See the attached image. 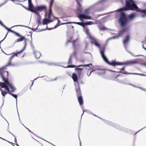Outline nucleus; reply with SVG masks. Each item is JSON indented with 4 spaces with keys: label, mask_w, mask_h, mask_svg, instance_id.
I'll return each instance as SVG.
<instances>
[{
    "label": "nucleus",
    "mask_w": 146,
    "mask_h": 146,
    "mask_svg": "<svg viewBox=\"0 0 146 146\" xmlns=\"http://www.w3.org/2000/svg\"><path fill=\"white\" fill-rule=\"evenodd\" d=\"M125 6L121 8V9L125 11L136 10L141 13L140 16L141 17L144 18L146 16V9H143L138 8L133 0H125Z\"/></svg>",
    "instance_id": "obj_1"
},
{
    "label": "nucleus",
    "mask_w": 146,
    "mask_h": 146,
    "mask_svg": "<svg viewBox=\"0 0 146 146\" xmlns=\"http://www.w3.org/2000/svg\"><path fill=\"white\" fill-rule=\"evenodd\" d=\"M119 9V12L120 13V15L119 19V22L121 26L124 27L129 23V19L127 17L125 13L123 12L125 10Z\"/></svg>",
    "instance_id": "obj_2"
},
{
    "label": "nucleus",
    "mask_w": 146,
    "mask_h": 146,
    "mask_svg": "<svg viewBox=\"0 0 146 146\" xmlns=\"http://www.w3.org/2000/svg\"><path fill=\"white\" fill-rule=\"evenodd\" d=\"M94 45L100 48V52L101 54V56L105 61L108 65H110L111 62H110L108 60V58L104 54V52L105 49V46L106 45V44L102 48L100 44L96 41V40H94Z\"/></svg>",
    "instance_id": "obj_3"
},
{
    "label": "nucleus",
    "mask_w": 146,
    "mask_h": 146,
    "mask_svg": "<svg viewBox=\"0 0 146 146\" xmlns=\"http://www.w3.org/2000/svg\"><path fill=\"white\" fill-rule=\"evenodd\" d=\"M11 62H9L7 64L0 68V76L1 78H3V77L5 78L8 77L9 72L7 71L3 70L5 67L9 66H16L15 64H12Z\"/></svg>",
    "instance_id": "obj_4"
},
{
    "label": "nucleus",
    "mask_w": 146,
    "mask_h": 146,
    "mask_svg": "<svg viewBox=\"0 0 146 146\" xmlns=\"http://www.w3.org/2000/svg\"><path fill=\"white\" fill-rule=\"evenodd\" d=\"M137 63V62L136 60H133L131 62L127 61L125 62H117L115 60H112L110 65L115 66H119L123 65H128L131 64H135Z\"/></svg>",
    "instance_id": "obj_5"
},
{
    "label": "nucleus",
    "mask_w": 146,
    "mask_h": 146,
    "mask_svg": "<svg viewBox=\"0 0 146 146\" xmlns=\"http://www.w3.org/2000/svg\"><path fill=\"white\" fill-rule=\"evenodd\" d=\"M2 79L3 81L5 83L7 84L9 86L10 88L12 89L11 91H9V92L8 93H12L14 92L15 90H16V88L13 87L12 84L9 82V78L8 77L5 78L3 77V78H1Z\"/></svg>",
    "instance_id": "obj_6"
},
{
    "label": "nucleus",
    "mask_w": 146,
    "mask_h": 146,
    "mask_svg": "<svg viewBox=\"0 0 146 146\" xmlns=\"http://www.w3.org/2000/svg\"><path fill=\"white\" fill-rule=\"evenodd\" d=\"M100 119L104 121L108 125H109L111 126H113L121 130H123V128L120 127L119 125H117L115 123H113L108 121L106 120L101 118H100Z\"/></svg>",
    "instance_id": "obj_7"
},
{
    "label": "nucleus",
    "mask_w": 146,
    "mask_h": 146,
    "mask_svg": "<svg viewBox=\"0 0 146 146\" xmlns=\"http://www.w3.org/2000/svg\"><path fill=\"white\" fill-rule=\"evenodd\" d=\"M73 48L74 49V51L70 55V57L68 59V61L67 62V63L69 64H71L72 63V57L73 56H74L75 58H77L76 52H77V49L76 48Z\"/></svg>",
    "instance_id": "obj_8"
},
{
    "label": "nucleus",
    "mask_w": 146,
    "mask_h": 146,
    "mask_svg": "<svg viewBox=\"0 0 146 146\" xmlns=\"http://www.w3.org/2000/svg\"><path fill=\"white\" fill-rule=\"evenodd\" d=\"M75 86V89L76 93V96H82L79 84H76L74 83Z\"/></svg>",
    "instance_id": "obj_9"
},
{
    "label": "nucleus",
    "mask_w": 146,
    "mask_h": 146,
    "mask_svg": "<svg viewBox=\"0 0 146 146\" xmlns=\"http://www.w3.org/2000/svg\"><path fill=\"white\" fill-rule=\"evenodd\" d=\"M34 9L36 11L41 12L44 10H46L47 8L46 6L42 5L36 6L35 7Z\"/></svg>",
    "instance_id": "obj_10"
},
{
    "label": "nucleus",
    "mask_w": 146,
    "mask_h": 146,
    "mask_svg": "<svg viewBox=\"0 0 146 146\" xmlns=\"http://www.w3.org/2000/svg\"><path fill=\"white\" fill-rule=\"evenodd\" d=\"M129 30V27L124 28L121 30H119L118 31V33L117 35L118 37L121 36L123 34L124 32L128 31Z\"/></svg>",
    "instance_id": "obj_11"
},
{
    "label": "nucleus",
    "mask_w": 146,
    "mask_h": 146,
    "mask_svg": "<svg viewBox=\"0 0 146 146\" xmlns=\"http://www.w3.org/2000/svg\"><path fill=\"white\" fill-rule=\"evenodd\" d=\"M75 70H77V74L79 78L82 79L83 77V75L81 74L82 71L83 70V68H75Z\"/></svg>",
    "instance_id": "obj_12"
},
{
    "label": "nucleus",
    "mask_w": 146,
    "mask_h": 146,
    "mask_svg": "<svg viewBox=\"0 0 146 146\" xmlns=\"http://www.w3.org/2000/svg\"><path fill=\"white\" fill-rule=\"evenodd\" d=\"M72 78L75 82H76V84H79V82L78 81V76L77 74L75 73H73L72 74Z\"/></svg>",
    "instance_id": "obj_13"
},
{
    "label": "nucleus",
    "mask_w": 146,
    "mask_h": 146,
    "mask_svg": "<svg viewBox=\"0 0 146 146\" xmlns=\"http://www.w3.org/2000/svg\"><path fill=\"white\" fill-rule=\"evenodd\" d=\"M16 35L20 37V38H19L16 40L14 42V44L16 42H19L23 41L24 39V36L21 35L19 33H18V35Z\"/></svg>",
    "instance_id": "obj_14"
},
{
    "label": "nucleus",
    "mask_w": 146,
    "mask_h": 146,
    "mask_svg": "<svg viewBox=\"0 0 146 146\" xmlns=\"http://www.w3.org/2000/svg\"><path fill=\"white\" fill-rule=\"evenodd\" d=\"M28 5L29 8L28 9V10L31 11V10L34 9L32 8V7H33V5L32 3V0H29Z\"/></svg>",
    "instance_id": "obj_15"
},
{
    "label": "nucleus",
    "mask_w": 146,
    "mask_h": 146,
    "mask_svg": "<svg viewBox=\"0 0 146 146\" xmlns=\"http://www.w3.org/2000/svg\"><path fill=\"white\" fill-rule=\"evenodd\" d=\"M34 53L35 58L37 59H39L41 56V53L38 51H34Z\"/></svg>",
    "instance_id": "obj_16"
},
{
    "label": "nucleus",
    "mask_w": 146,
    "mask_h": 146,
    "mask_svg": "<svg viewBox=\"0 0 146 146\" xmlns=\"http://www.w3.org/2000/svg\"><path fill=\"white\" fill-rule=\"evenodd\" d=\"M78 100L80 105H82L83 104V100L82 96H77Z\"/></svg>",
    "instance_id": "obj_17"
},
{
    "label": "nucleus",
    "mask_w": 146,
    "mask_h": 146,
    "mask_svg": "<svg viewBox=\"0 0 146 146\" xmlns=\"http://www.w3.org/2000/svg\"><path fill=\"white\" fill-rule=\"evenodd\" d=\"M130 39V36L129 34L127 35L125 37V39L123 41V43L124 44H125L128 42Z\"/></svg>",
    "instance_id": "obj_18"
},
{
    "label": "nucleus",
    "mask_w": 146,
    "mask_h": 146,
    "mask_svg": "<svg viewBox=\"0 0 146 146\" xmlns=\"http://www.w3.org/2000/svg\"><path fill=\"white\" fill-rule=\"evenodd\" d=\"M106 0H100L95 4H94L92 6V7H95L97 5L104 3Z\"/></svg>",
    "instance_id": "obj_19"
},
{
    "label": "nucleus",
    "mask_w": 146,
    "mask_h": 146,
    "mask_svg": "<svg viewBox=\"0 0 146 146\" xmlns=\"http://www.w3.org/2000/svg\"><path fill=\"white\" fill-rule=\"evenodd\" d=\"M86 45L85 46V48H84V50H83V52L84 53H85L86 54H90L91 55L92 57V54H90V53L86 52V49H87V48L88 45V43L87 42H86Z\"/></svg>",
    "instance_id": "obj_20"
},
{
    "label": "nucleus",
    "mask_w": 146,
    "mask_h": 146,
    "mask_svg": "<svg viewBox=\"0 0 146 146\" xmlns=\"http://www.w3.org/2000/svg\"><path fill=\"white\" fill-rule=\"evenodd\" d=\"M105 73L106 71L105 70L103 69H101L100 71L97 72V73L98 75H102L105 74Z\"/></svg>",
    "instance_id": "obj_21"
},
{
    "label": "nucleus",
    "mask_w": 146,
    "mask_h": 146,
    "mask_svg": "<svg viewBox=\"0 0 146 146\" xmlns=\"http://www.w3.org/2000/svg\"><path fill=\"white\" fill-rule=\"evenodd\" d=\"M76 24H77L78 25H79L80 26H82L84 28H85L86 27L85 25V23L84 22H76Z\"/></svg>",
    "instance_id": "obj_22"
},
{
    "label": "nucleus",
    "mask_w": 146,
    "mask_h": 146,
    "mask_svg": "<svg viewBox=\"0 0 146 146\" xmlns=\"http://www.w3.org/2000/svg\"><path fill=\"white\" fill-rule=\"evenodd\" d=\"M109 70L110 71H111V72H117V73H122V74H129V73L127 72L126 71H125L123 72H122L121 71V70H120V71H118V72L115 71H113V70Z\"/></svg>",
    "instance_id": "obj_23"
},
{
    "label": "nucleus",
    "mask_w": 146,
    "mask_h": 146,
    "mask_svg": "<svg viewBox=\"0 0 146 146\" xmlns=\"http://www.w3.org/2000/svg\"><path fill=\"white\" fill-rule=\"evenodd\" d=\"M82 109L83 110V113L82 114V115H81V117H82V115L84 114V112H86L88 113L91 114H93V113L92 112H91L89 110H84V107L83 108H82Z\"/></svg>",
    "instance_id": "obj_24"
},
{
    "label": "nucleus",
    "mask_w": 146,
    "mask_h": 146,
    "mask_svg": "<svg viewBox=\"0 0 146 146\" xmlns=\"http://www.w3.org/2000/svg\"><path fill=\"white\" fill-rule=\"evenodd\" d=\"M10 95L13 96L14 98L16 99V104H17V94H14L12 93H8Z\"/></svg>",
    "instance_id": "obj_25"
},
{
    "label": "nucleus",
    "mask_w": 146,
    "mask_h": 146,
    "mask_svg": "<svg viewBox=\"0 0 146 146\" xmlns=\"http://www.w3.org/2000/svg\"><path fill=\"white\" fill-rule=\"evenodd\" d=\"M31 12H33L37 15L39 17H41L39 13L38 12V11L36 10V9H35L33 10H31Z\"/></svg>",
    "instance_id": "obj_26"
},
{
    "label": "nucleus",
    "mask_w": 146,
    "mask_h": 146,
    "mask_svg": "<svg viewBox=\"0 0 146 146\" xmlns=\"http://www.w3.org/2000/svg\"><path fill=\"white\" fill-rule=\"evenodd\" d=\"M78 18L82 21L83 20V19L81 17V16H86V15L84 14H82V13H78Z\"/></svg>",
    "instance_id": "obj_27"
},
{
    "label": "nucleus",
    "mask_w": 146,
    "mask_h": 146,
    "mask_svg": "<svg viewBox=\"0 0 146 146\" xmlns=\"http://www.w3.org/2000/svg\"><path fill=\"white\" fill-rule=\"evenodd\" d=\"M127 79H124L123 80H121V81L119 82L120 83L122 84H128V85H130L133 86V85L132 84H131L129 83V84H127L126 83H125V82H124V81H127Z\"/></svg>",
    "instance_id": "obj_28"
},
{
    "label": "nucleus",
    "mask_w": 146,
    "mask_h": 146,
    "mask_svg": "<svg viewBox=\"0 0 146 146\" xmlns=\"http://www.w3.org/2000/svg\"><path fill=\"white\" fill-rule=\"evenodd\" d=\"M54 29L53 27L49 28L47 27V25L46 26V28L45 29H42L39 31H38L37 32H40L42 31H45L46 30H50Z\"/></svg>",
    "instance_id": "obj_29"
},
{
    "label": "nucleus",
    "mask_w": 146,
    "mask_h": 146,
    "mask_svg": "<svg viewBox=\"0 0 146 146\" xmlns=\"http://www.w3.org/2000/svg\"><path fill=\"white\" fill-rule=\"evenodd\" d=\"M0 90L1 91L2 95L3 96L5 97V95L7 94V92L2 90L1 88H0Z\"/></svg>",
    "instance_id": "obj_30"
},
{
    "label": "nucleus",
    "mask_w": 146,
    "mask_h": 146,
    "mask_svg": "<svg viewBox=\"0 0 146 146\" xmlns=\"http://www.w3.org/2000/svg\"><path fill=\"white\" fill-rule=\"evenodd\" d=\"M135 16V15L133 13H131L128 15V17L130 19H132Z\"/></svg>",
    "instance_id": "obj_31"
},
{
    "label": "nucleus",
    "mask_w": 146,
    "mask_h": 146,
    "mask_svg": "<svg viewBox=\"0 0 146 146\" xmlns=\"http://www.w3.org/2000/svg\"><path fill=\"white\" fill-rule=\"evenodd\" d=\"M99 29L101 31H104L107 30V27H104V26H99Z\"/></svg>",
    "instance_id": "obj_32"
},
{
    "label": "nucleus",
    "mask_w": 146,
    "mask_h": 146,
    "mask_svg": "<svg viewBox=\"0 0 146 146\" xmlns=\"http://www.w3.org/2000/svg\"><path fill=\"white\" fill-rule=\"evenodd\" d=\"M94 24L93 22L92 21H90L86 22L85 23V25L86 26V25H91Z\"/></svg>",
    "instance_id": "obj_33"
},
{
    "label": "nucleus",
    "mask_w": 146,
    "mask_h": 146,
    "mask_svg": "<svg viewBox=\"0 0 146 146\" xmlns=\"http://www.w3.org/2000/svg\"><path fill=\"white\" fill-rule=\"evenodd\" d=\"M78 40V38H76V39L74 40L72 42V45H73V48H76L75 42Z\"/></svg>",
    "instance_id": "obj_34"
},
{
    "label": "nucleus",
    "mask_w": 146,
    "mask_h": 146,
    "mask_svg": "<svg viewBox=\"0 0 146 146\" xmlns=\"http://www.w3.org/2000/svg\"><path fill=\"white\" fill-rule=\"evenodd\" d=\"M17 26H21V27H27L28 28H29L31 29H32V28H31L29 27L25 26V25H16L12 27V28L13 27H17Z\"/></svg>",
    "instance_id": "obj_35"
},
{
    "label": "nucleus",
    "mask_w": 146,
    "mask_h": 146,
    "mask_svg": "<svg viewBox=\"0 0 146 146\" xmlns=\"http://www.w3.org/2000/svg\"><path fill=\"white\" fill-rule=\"evenodd\" d=\"M127 52L128 53H129L132 56H133L134 57H137V56H143L142 55H134V54H133L131 52H130L129 51H127Z\"/></svg>",
    "instance_id": "obj_36"
},
{
    "label": "nucleus",
    "mask_w": 146,
    "mask_h": 146,
    "mask_svg": "<svg viewBox=\"0 0 146 146\" xmlns=\"http://www.w3.org/2000/svg\"><path fill=\"white\" fill-rule=\"evenodd\" d=\"M42 24H43V25H47L48 24L47 20H46V18H45L43 19V22Z\"/></svg>",
    "instance_id": "obj_37"
},
{
    "label": "nucleus",
    "mask_w": 146,
    "mask_h": 146,
    "mask_svg": "<svg viewBox=\"0 0 146 146\" xmlns=\"http://www.w3.org/2000/svg\"><path fill=\"white\" fill-rule=\"evenodd\" d=\"M8 31H10L11 33H14L16 35H18V33L14 31H13L11 29H9V30H8Z\"/></svg>",
    "instance_id": "obj_38"
},
{
    "label": "nucleus",
    "mask_w": 146,
    "mask_h": 146,
    "mask_svg": "<svg viewBox=\"0 0 146 146\" xmlns=\"http://www.w3.org/2000/svg\"><path fill=\"white\" fill-rule=\"evenodd\" d=\"M69 35H70V33L69 32H67V36H68L69 37V38H70V40H71L73 38V35H72V36H70Z\"/></svg>",
    "instance_id": "obj_39"
},
{
    "label": "nucleus",
    "mask_w": 146,
    "mask_h": 146,
    "mask_svg": "<svg viewBox=\"0 0 146 146\" xmlns=\"http://www.w3.org/2000/svg\"><path fill=\"white\" fill-rule=\"evenodd\" d=\"M41 17H39V19L37 20V23L38 24V26L40 24H42V23H41Z\"/></svg>",
    "instance_id": "obj_40"
},
{
    "label": "nucleus",
    "mask_w": 146,
    "mask_h": 146,
    "mask_svg": "<svg viewBox=\"0 0 146 146\" xmlns=\"http://www.w3.org/2000/svg\"><path fill=\"white\" fill-rule=\"evenodd\" d=\"M89 9H88L85 10L84 11V14H85L86 15H88L89 14V13L88 12Z\"/></svg>",
    "instance_id": "obj_41"
},
{
    "label": "nucleus",
    "mask_w": 146,
    "mask_h": 146,
    "mask_svg": "<svg viewBox=\"0 0 146 146\" xmlns=\"http://www.w3.org/2000/svg\"><path fill=\"white\" fill-rule=\"evenodd\" d=\"M88 15H86V16H84L85 17V18H84L85 19H90L91 18V17L90 16H88Z\"/></svg>",
    "instance_id": "obj_42"
},
{
    "label": "nucleus",
    "mask_w": 146,
    "mask_h": 146,
    "mask_svg": "<svg viewBox=\"0 0 146 146\" xmlns=\"http://www.w3.org/2000/svg\"><path fill=\"white\" fill-rule=\"evenodd\" d=\"M15 3L17 5H20L22 6L23 7L25 8V9H27V10H28V9L27 7H26L25 6H24L23 5H22V4H21V3H16V2H15Z\"/></svg>",
    "instance_id": "obj_43"
},
{
    "label": "nucleus",
    "mask_w": 146,
    "mask_h": 146,
    "mask_svg": "<svg viewBox=\"0 0 146 146\" xmlns=\"http://www.w3.org/2000/svg\"><path fill=\"white\" fill-rule=\"evenodd\" d=\"M90 65H91L92 66V63L88 64H84V67H89V68H90Z\"/></svg>",
    "instance_id": "obj_44"
},
{
    "label": "nucleus",
    "mask_w": 146,
    "mask_h": 146,
    "mask_svg": "<svg viewBox=\"0 0 146 146\" xmlns=\"http://www.w3.org/2000/svg\"><path fill=\"white\" fill-rule=\"evenodd\" d=\"M77 10L78 11L80 12V13H82V9L81 7H79L78 8Z\"/></svg>",
    "instance_id": "obj_45"
},
{
    "label": "nucleus",
    "mask_w": 146,
    "mask_h": 146,
    "mask_svg": "<svg viewBox=\"0 0 146 146\" xmlns=\"http://www.w3.org/2000/svg\"><path fill=\"white\" fill-rule=\"evenodd\" d=\"M46 20H47L48 24H49L50 23L52 22L53 21V20L50 19H46Z\"/></svg>",
    "instance_id": "obj_46"
},
{
    "label": "nucleus",
    "mask_w": 146,
    "mask_h": 146,
    "mask_svg": "<svg viewBox=\"0 0 146 146\" xmlns=\"http://www.w3.org/2000/svg\"><path fill=\"white\" fill-rule=\"evenodd\" d=\"M38 26L36 28H32V29L31 30H32V31H36L37 32H38L37 31H36L38 27Z\"/></svg>",
    "instance_id": "obj_47"
},
{
    "label": "nucleus",
    "mask_w": 146,
    "mask_h": 146,
    "mask_svg": "<svg viewBox=\"0 0 146 146\" xmlns=\"http://www.w3.org/2000/svg\"><path fill=\"white\" fill-rule=\"evenodd\" d=\"M86 33V34L88 35L89 34V30L87 28H86L85 29V31Z\"/></svg>",
    "instance_id": "obj_48"
},
{
    "label": "nucleus",
    "mask_w": 146,
    "mask_h": 146,
    "mask_svg": "<svg viewBox=\"0 0 146 146\" xmlns=\"http://www.w3.org/2000/svg\"><path fill=\"white\" fill-rule=\"evenodd\" d=\"M48 14L50 15H53L52 9H49Z\"/></svg>",
    "instance_id": "obj_49"
},
{
    "label": "nucleus",
    "mask_w": 146,
    "mask_h": 146,
    "mask_svg": "<svg viewBox=\"0 0 146 146\" xmlns=\"http://www.w3.org/2000/svg\"><path fill=\"white\" fill-rule=\"evenodd\" d=\"M27 42H26L25 41V46H24V48H23L22 50L23 52L24 51V50L25 48L27 46Z\"/></svg>",
    "instance_id": "obj_50"
},
{
    "label": "nucleus",
    "mask_w": 146,
    "mask_h": 146,
    "mask_svg": "<svg viewBox=\"0 0 146 146\" xmlns=\"http://www.w3.org/2000/svg\"><path fill=\"white\" fill-rule=\"evenodd\" d=\"M125 66H124L122 68H119V69H118L120 70H121V71H124V72L125 71Z\"/></svg>",
    "instance_id": "obj_51"
},
{
    "label": "nucleus",
    "mask_w": 146,
    "mask_h": 146,
    "mask_svg": "<svg viewBox=\"0 0 146 146\" xmlns=\"http://www.w3.org/2000/svg\"><path fill=\"white\" fill-rule=\"evenodd\" d=\"M128 74H133V75H139L140 74L138 73H129Z\"/></svg>",
    "instance_id": "obj_52"
},
{
    "label": "nucleus",
    "mask_w": 146,
    "mask_h": 146,
    "mask_svg": "<svg viewBox=\"0 0 146 146\" xmlns=\"http://www.w3.org/2000/svg\"><path fill=\"white\" fill-rule=\"evenodd\" d=\"M67 27H68L69 28H70V27H71L73 29V28H74V26L73 25H70V26H68V25H67ZM73 31H74V29H73Z\"/></svg>",
    "instance_id": "obj_53"
},
{
    "label": "nucleus",
    "mask_w": 146,
    "mask_h": 146,
    "mask_svg": "<svg viewBox=\"0 0 146 146\" xmlns=\"http://www.w3.org/2000/svg\"><path fill=\"white\" fill-rule=\"evenodd\" d=\"M138 88L141 89V90L146 92V89L144 88H143L141 87H138Z\"/></svg>",
    "instance_id": "obj_54"
},
{
    "label": "nucleus",
    "mask_w": 146,
    "mask_h": 146,
    "mask_svg": "<svg viewBox=\"0 0 146 146\" xmlns=\"http://www.w3.org/2000/svg\"><path fill=\"white\" fill-rule=\"evenodd\" d=\"M11 1H12L13 2H14V1H16L18 2H22L20 0H11Z\"/></svg>",
    "instance_id": "obj_55"
},
{
    "label": "nucleus",
    "mask_w": 146,
    "mask_h": 146,
    "mask_svg": "<svg viewBox=\"0 0 146 146\" xmlns=\"http://www.w3.org/2000/svg\"><path fill=\"white\" fill-rule=\"evenodd\" d=\"M70 68H74L76 67V66L75 65H70Z\"/></svg>",
    "instance_id": "obj_56"
},
{
    "label": "nucleus",
    "mask_w": 146,
    "mask_h": 146,
    "mask_svg": "<svg viewBox=\"0 0 146 146\" xmlns=\"http://www.w3.org/2000/svg\"><path fill=\"white\" fill-rule=\"evenodd\" d=\"M53 5L52 4L49 3V9H52V7Z\"/></svg>",
    "instance_id": "obj_57"
},
{
    "label": "nucleus",
    "mask_w": 146,
    "mask_h": 146,
    "mask_svg": "<svg viewBox=\"0 0 146 146\" xmlns=\"http://www.w3.org/2000/svg\"><path fill=\"white\" fill-rule=\"evenodd\" d=\"M76 22H67V24H72V23H73V24H76L75 23Z\"/></svg>",
    "instance_id": "obj_58"
},
{
    "label": "nucleus",
    "mask_w": 146,
    "mask_h": 146,
    "mask_svg": "<svg viewBox=\"0 0 146 146\" xmlns=\"http://www.w3.org/2000/svg\"><path fill=\"white\" fill-rule=\"evenodd\" d=\"M71 40H69L67 41L66 42V45L68 44V43L70 42H71Z\"/></svg>",
    "instance_id": "obj_59"
},
{
    "label": "nucleus",
    "mask_w": 146,
    "mask_h": 146,
    "mask_svg": "<svg viewBox=\"0 0 146 146\" xmlns=\"http://www.w3.org/2000/svg\"><path fill=\"white\" fill-rule=\"evenodd\" d=\"M14 57L13 56H11V57L10 58L9 62H11V60Z\"/></svg>",
    "instance_id": "obj_60"
},
{
    "label": "nucleus",
    "mask_w": 146,
    "mask_h": 146,
    "mask_svg": "<svg viewBox=\"0 0 146 146\" xmlns=\"http://www.w3.org/2000/svg\"><path fill=\"white\" fill-rule=\"evenodd\" d=\"M54 1V0H50V1L49 3L53 4Z\"/></svg>",
    "instance_id": "obj_61"
},
{
    "label": "nucleus",
    "mask_w": 146,
    "mask_h": 146,
    "mask_svg": "<svg viewBox=\"0 0 146 146\" xmlns=\"http://www.w3.org/2000/svg\"><path fill=\"white\" fill-rule=\"evenodd\" d=\"M31 48L33 50V51H35V46H34V45L33 46H31Z\"/></svg>",
    "instance_id": "obj_62"
},
{
    "label": "nucleus",
    "mask_w": 146,
    "mask_h": 146,
    "mask_svg": "<svg viewBox=\"0 0 146 146\" xmlns=\"http://www.w3.org/2000/svg\"><path fill=\"white\" fill-rule=\"evenodd\" d=\"M3 27H4L8 31L9 29V28L7 27L5 25H4V26H3Z\"/></svg>",
    "instance_id": "obj_63"
},
{
    "label": "nucleus",
    "mask_w": 146,
    "mask_h": 146,
    "mask_svg": "<svg viewBox=\"0 0 146 146\" xmlns=\"http://www.w3.org/2000/svg\"><path fill=\"white\" fill-rule=\"evenodd\" d=\"M120 1L122 5L124 4V2L123 0H120Z\"/></svg>",
    "instance_id": "obj_64"
}]
</instances>
